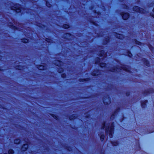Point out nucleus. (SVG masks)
I'll return each mask as SVG.
<instances>
[{"mask_svg":"<svg viewBox=\"0 0 154 154\" xmlns=\"http://www.w3.org/2000/svg\"><path fill=\"white\" fill-rule=\"evenodd\" d=\"M113 126L112 125L109 128L106 129V132L107 133H109L110 137H111L112 134L113 133Z\"/></svg>","mask_w":154,"mask_h":154,"instance_id":"nucleus-1","label":"nucleus"},{"mask_svg":"<svg viewBox=\"0 0 154 154\" xmlns=\"http://www.w3.org/2000/svg\"><path fill=\"white\" fill-rule=\"evenodd\" d=\"M122 18L124 20H127L129 17V14L128 13H126L124 14H122Z\"/></svg>","mask_w":154,"mask_h":154,"instance_id":"nucleus-2","label":"nucleus"},{"mask_svg":"<svg viewBox=\"0 0 154 154\" xmlns=\"http://www.w3.org/2000/svg\"><path fill=\"white\" fill-rule=\"evenodd\" d=\"M11 9L12 10H15L17 12H19L21 11L20 9L19 8L18 6L17 7H12L11 8Z\"/></svg>","mask_w":154,"mask_h":154,"instance_id":"nucleus-3","label":"nucleus"},{"mask_svg":"<svg viewBox=\"0 0 154 154\" xmlns=\"http://www.w3.org/2000/svg\"><path fill=\"white\" fill-rule=\"evenodd\" d=\"M28 147V146L27 144H24L21 148V149L23 151H25L27 149Z\"/></svg>","mask_w":154,"mask_h":154,"instance_id":"nucleus-4","label":"nucleus"},{"mask_svg":"<svg viewBox=\"0 0 154 154\" xmlns=\"http://www.w3.org/2000/svg\"><path fill=\"white\" fill-rule=\"evenodd\" d=\"M54 63L57 66H60L61 63L60 61L58 60H56L54 62Z\"/></svg>","mask_w":154,"mask_h":154,"instance_id":"nucleus-5","label":"nucleus"},{"mask_svg":"<svg viewBox=\"0 0 154 154\" xmlns=\"http://www.w3.org/2000/svg\"><path fill=\"white\" fill-rule=\"evenodd\" d=\"M133 10L134 11H140V12H141V9H140L137 6H135L133 8Z\"/></svg>","mask_w":154,"mask_h":154,"instance_id":"nucleus-6","label":"nucleus"},{"mask_svg":"<svg viewBox=\"0 0 154 154\" xmlns=\"http://www.w3.org/2000/svg\"><path fill=\"white\" fill-rule=\"evenodd\" d=\"M37 67L39 69L41 70L44 69H45V67L43 66L42 65H38Z\"/></svg>","mask_w":154,"mask_h":154,"instance_id":"nucleus-7","label":"nucleus"},{"mask_svg":"<svg viewBox=\"0 0 154 154\" xmlns=\"http://www.w3.org/2000/svg\"><path fill=\"white\" fill-rule=\"evenodd\" d=\"M122 69L127 72H128L129 71L128 69V67L125 66H123L122 67Z\"/></svg>","mask_w":154,"mask_h":154,"instance_id":"nucleus-8","label":"nucleus"},{"mask_svg":"<svg viewBox=\"0 0 154 154\" xmlns=\"http://www.w3.org/2000/svg\"><path fill=\"white\" fill-rule=\"evenodd\" d=\"M20 140L19 139H17L14 140V142L15 144H18L20 142Z\"/></svg>","mask_w":154,"mask_h":154,"instance_id":"nucleus-9","label":"nucleus"},{"mask_svg":"<svg viewBox=\"0 0 154 154\" xmlns=\"http://www.w3.org/2000/svg\"><path fill=\"white\" fill-rule=\"evenodd\" d=\"M116 37L117 38H118L119 39H122L123 38V36L122 35L120 34H118L117 36Z\"/></svg>","mask_w":154,"mask_h":154,"instance_id":"nucleus-10","label":"nucleus"},{"mask_svg":"<svg viewBox=\"0 0 154 154\" xmlns=\"http://www.w3.org/2000/svg\"><path fill=\"white\" fill-rule=\"evenodd\" d=\"M69 27V25L68 24H64L63 25V27L65 29H67Z\"/></svg>","mask_w":154,"mask_h":154,"instance_id":"nucleus-11","label":"nucleus"},{"mask_svg":"<svg viewBox=\"0 0 154 154\" xmlns=\"http://www.w3.org/2000/svg\"><path fill=\"white\" fill-rule=\"evenodd\" d=\"M106 65L105 63H101L100 64V66L101 67H104Z\"/></svg>","mask_w":154,"mask_h":154,"instance_id":"nucleus-12","label":"nucleus"},{"mask_svg":"<svg viewBox=\"0 0 154 154\" xmlns=\"http://www.w3.org/2000/svg\"><path fill=\"white\" fill-rule=\"evenodd\" d=\"M22 42L23 43H27L28 42V40L27 39H22Z\"/></svg>","mask_w":154,"mask_h":154,"instance_id":"nucleus-13","label":"nucleus"},{"mask_svg":"<svg viewBox=\"0 0 154 154\" xmlns=\"http://www.w3.org/2000/svg\"><path fill=\"white\" fill-rule=\"evenodd\" d=\"M9 154H13V151L12 149H10L8 151Z\"/></svg>","mask_w":154,"mask_h":154,"instance_id":"nucleus-14","label":"nucleus"},{"mask_svg":"<svg viewBox=\"0 0 154 154\" xmlns=\"http://www.w3.org/2000/svg\"><path fill=\"white\" fill-rule=\"evenodd\" d=\"M147 102V101H145L142 103V106L143 107H144V106H143L144 104H145Z\"/></svg>","mask_w":154,"mask_h":154,"instance_id":"nucleus-15","label":"nucleus"},{"mask_svg":"<svg viewBox=\"0 0 154 154\" xmlns=\"http://www.w3.org/2000/svg\"><path fill=\"white\" fill-rule=\"evenodd\" d=\"M52 116L55 119H58V118H57V116L55 115H52Z\"/></svg>","mask_w":154,"mask_h":154,"instance_id":"nucleus-16","label":"nucleus"},{"mask_svg":"<svg viewBox=\"0 0 154 154\" xmlns=\"http://www.w3.org/2000/svg\"><path fill=\"white\" fill-rule=\"evenodd\" d=\"M104 137V136L103 135H101L100 136V139L101 140H103Z\"/></svg>","mask_w":154,"mask_h":154,"instance_id":"nucleus-17","label":"nucleus"},{"mask_svg":"<svg viewBox=\"0 0 154 154\" xmlns=\"http://www.w3.org/2000/svg\"><path fill=\"white\" fill-rule=\"evenodd\" d=\"M63 71V69L62 68H60L58 70V72H60Z\"/></svg>","mask_w":154,"mask_h":154,"instance_id":"nucleus-18","label":"nucleus"},{"mask_svg":"<svg viewBox=\"0 0 154 154\" xmlns=\"http://www.w3.org/2000/svg\"><path fill=\"white\" fill-rule=\"evenodd\" d=\"M46 5L48 7H50L51 6V5L48 2H47Z\"/></svg>","mask_w":154,"mask_h":154,"instance_id":"nucleus-19","label":"nucleus"},{"mask_svg":"<svg viewBox=\"0 0 154 154\" xmlns=\"http://www.w3.org/2000/svg\"><path fill=\"white\" fill-rule=\"evenodd\" d=\"M136 44H137L138 45H140V42L137 41H136Z\"/></svg>","mask_w":154,"mask_h":154,"instance_id":"nucleus-20","label":"nucleus"},{"mask_svg":"<svg viewBox=\"0 0 154 154\" xmlns=\"http://www.w3.org/2000/svg\"><path fill=\"white\" fill-rule=\"evenodd\" d=\"M116 70V71H118V69L117 68L116 69H116L115 68L114 69L111 70V71H115Z\"/></svg>","mask_w":154,"mask_h":154,"instance_id":"nucleus-21","label":"nucleus"},{"mask_svg":"<svg viewBox=\"0 0 154 154\" xmlns=\"http://www.w3.org/2000/svg\"><path fill=\"white\" fill-rule=\"evenodd\" d=\"M46 41L47 42H50V40L48 39H47L46 40Z\"/></svg>","mask_w":154,"mask_h":154,"instance_id":"nucleus-22","label":"nucleus"},{"mask_svg":"<svg viewBox=\"0 0 154 154\" xmlns=\"http://www.w3.org/2000/svg\"><path fill=\"white\" fill-rule=\"evenodd\" d=\"M131 54L130 53H128V56L130 57H131Z\"/></svg>","mask_w":154,"mask_h":154,"instance_id":"nucleus-23","label":"nucleus"},{"mask_svg":"<svg viewBox=\"0 0 154 154\" xmlns=\"http://www.w3.org/2000/svg\"><path fill=\"white\" fill-rule=\"evenodd\" d=\"M151 15L153 18H154V14H151Z\"/></svg>","mask_w":154,"mask_h":154,"instance_id":"nucleus-24","label":"nucleus"},{"mask_svg":"<svg viewBox=\"0 0 154 154\" xmlns=\"http://www.w3.org/2000/svg\"><path fill=\"white\" fill-rule=\"evenodd\" d=\"M116 143V144H113V145L114 146H116V145H117V143Z\"/></svg>","mask_w":154,"mask_h":154,"instance_id":"nucleus-25","label":"nucleus"},{"mask_svg":"<svg viewBox=\"0 0 154 154\" xmlns=\"http://www.w3.org/2000/svg\"><path fill=\"white\" fill-rule=\"evenodd\" d=\"M64 75L63 74L62 75V77H64Z\"/></svg>","mask_w":154,"mask_h":154,"instance_id":"nucleus-26","label":"nucleus"},{"mask_svg":"<svg viewBox=\"0 0 154 154\" xmlns=\"http://www.w3.org/2000/svg\"><path fill=\"white\" fill-rule=\"evenodd\" d=\"M103 102L104 103L106 104V102L104 100H103Z\"/></svg>","mask_w":154,"mask_h":154,"instance_id":"nucleus-27","label":"nucleus"},{"mask_svg":"<svg viewBox=\"0 0 154 154\" xmlns=\"http://www.w3.org/2000/svg\"><path fill=\"white\" fill-rule=\"evenodd\" d=\"M73 119L71 117H70V120H71V119Z\"/></svg>","mask_w":154,"mask_h":154,"instance_id":"nucleus-28","label":"nucleus"},{"mask_svg":"<svg viewBox=\"0 0 154 154\" xmlns=\"http://www.w3.org/2000/svg\"><path fill=\"white\" fill-rule=\"evenodd\" d=\"M103 126L104 127L105 126V125H104H104H103Z\"/></svg>","mask_w":154,"mask_h":154,"instance_id":"nucleus-29","label":"nucleus"},{"mask_svg":"<svg viewBox=\"0 0 154 154\" xmlns=\"http://www.w3.org/2000/svg\"><path fill=\"white\" fill-rule=\"evenodd\" d=\"M6 154V153H5V154Z\"/></svg>","mask_w":154,"mask_h":154,"instance_id":"nucleus-30","label":"nucleus"}]
</instances>
